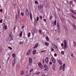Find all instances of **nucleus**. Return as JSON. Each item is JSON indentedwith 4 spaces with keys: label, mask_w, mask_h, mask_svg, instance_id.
I'll list each match as a JSON object with an SVG mask.
<instances>
[{
    "label": "nucleus",
    "mask_w": 76,
    "mask_h": 76,
    "mask_svg": "<svg viewBox=\"0 0 76 76\" xmlns=\"http://www.w3.org/2000/svg\"><path fill=\"white\" fill-rule=\"evenodd\" d=\"M12 56L13 57H15V56H16V55L14 53L12 54Z\"/></svg>",
    "instance_id": "34"
},
{
    "label": "nucleus",
    "mask_w": 76,
    "mask_h": 76,
    "mask_svg": "<svg viewBox=\"0 0 76 76\" xmlns=\"http://www.w3.org/2000/svg\"><path fill=\"white\" fill-rule=\"evenodd\" d=\"M38 65L39 67H42V64L40 63H38Z\"/></svg>",
    "instance_id": "17"
},
{
    "label": "nucleus",
    "mask_w": 76,
    "mask_h": 76,
    "mask_svg": "<svg viewBox=\"0 0 76 76\" xmlns=\"http://www.w3.org/2000/svg\"><path fill=\"white\" fill-rule=\"evenodd\" d=\"M7 26H6V25L5 26H4V29H7Z\"/></svg>",
    "instance_id": "31"
},
{
    "label": "nucleus",
    "mask_w": 76,
    "mask_h": 76,
    "mask_svg": "<svg viewBox=\"0 0 76 76\" xmlns=\"http://www.w3.org/2000/svg\"><path fill=\"white\" fill-rule=\"evenodd\" d=\"M53 69H55V68H56V65H55V64H54L53 65Z\"/></svg>",
    "instance_id": "28"
},
{
    "label": "nucleus",
    "mask_w": 76,
    "mask_h": 76,
    "mask_svg": "<svg viewBox=\"0 0 76 76\" xmlns=\"http://www.w3.org/2000/svg\"><path fill=\"white\" fill-rule=\"evenodd\" d=\"M72 25L73 26V28H75V29H76V26H75V25L73 24H72Z\"/></svg>",
    "instance_id": "22"
},
{
    "label": "nucleus",
    "mask_w": 76,
    "mask_h": 76,
    "mask_svg": "<svg viewBox=\"0 0 76 76\" xmlns=\"http://www.w3.org/2000/svg\"><path fill=\"white\" fill-rule=\"evenodd\" d=\"M15 59H14L12 61V64L13 67L14 66V64H15Z\"/></svg>",
    "instance_id": "13"
},
{
    "label": "nucleus",
    "mask_w": 76,
    "mask_h": 76,
    "mask_svg": "<svg viewBox=\"0 0 76 76\" xmlns=\"http://www.w3.org/2000/svg\"><path fill=\"white\" fill-rule=\"evenodd\" d=\"M51 51H54V49L53 48H51Z\"/></svg>",
    "instance_id": "53"
},
{
    "label": "nucleus",
    "mask_w": 76,
    "mask_h": 76,
    "mask_svg": "<svg viewBox=\"0 0 76 76\" xmlns=\"http://www.w3.org/2000/svg\"><path fill=\"white\" fill-rule=\"evenodd\" d=\"M0 11L1 12H3V10H2V9L0 10Z\"/></svg>",
    "instance_id": "52"
},
{
    "label": "nucleus",
    "mask_w": 76,
    "mask_h": 76,
    "mask_svg": "<svg viewBox=\"0 0 76 76\" xmlns=\"http://www.w3.org/2000/svg\"><path fill=\"white\" fill-rule=\"evenodd\" d=\"M56 20H55L54 22V24L55 25H56Z\"/></svg>",
    "instance_id": "36"
},
{
    "label": "nucleus",
    "mask_w": 76,
    "mask_h": 76,
    "mask_svg": "<svg viewBox=\"0 0 76 76\" xmlns=\"http://www.w3.org/2000/svg\"><path fill=\"white\" fill-rule=\"evenodd\" d=\"M21 15L22 16H23L24 15V13L23 12H21Z\"/></svg>",
    "instance_id": "30"
},
{
    "label": "nucleus",
    "mask_w": 76,
    "mask_h": 76,
    "mask_svg": "<svg viewBox=\"0 0 76 76\" xmlns=\"http://www.w3.org/2000/svg\"><path fill=\"white\" fill-rule=\"evenodd\" d=\"M20 34H22V31H20Z\"/></svg>",
    "instance_id": "64"
},
{
    "label": "nucleus",
    "mask_w": 76,
    "mask_h": 76,
    "mask_svg": "<svg viewBox=\"0 0 76 76\" xmlns=\"http://www.w3.org/2000/svg\"><path fill=\"white\" fill-rule=\"evenodd\" d=\"M65 66L66 64H64L63 65V66L61 65L60 67V70H61L63 68V71H64V68H65Z\"/></svg>",
    "instance_id": "3"
},
{
    "label": "nucleus",
    "mask_w": 76,
    "mask_h": 76,
    "mask_svg": "<svg viewBox=\"0 0 76 76\" xmlns=\"http://www.w3.org/2000/svg\"><path fill=\"white\" fill-rule=\"evenodd\" d=\"M30 16L31 18V20H32V13H30Z\"/></svg>",
    "instance_id": "18"
},
{
    "label": "nucleus",
    "mask_w": 76,
    "mask_h": 76,
    "mask_svg": "<svg viewBox=\"0 0 76 76\" xmlns=\"http://www.w3.org/2000/svg\"><path fill=\"white\" fill-rule=\"evenodd\" d=\"M61 54H64V51H61Z\"/></svg>",
    "instance_id": "35"
},
{
    "label": "nucleus",
    "mask_w": 76,
    "mask_h": 76,
    "mask_svg": "<svg viewBox=\"0 0 76 76\" xmlns=\"http://www.w3.org/2000/svg\"><path fill=\"white\" fill-rule=\"evenodd\" d=\"M3 22V20L1 19V20H0V23H2Z\"/></svg>",
    "instance_id": "45"
},
{
    "label": "nucleus",
    "mask_w": 76,
    "mask_h": 76,
    "mask_svg": "<svg viewBox=\"0 0 76 76\" xmlns=\"http://www.w3.org/2000/svg\"><path fill=\"white\" fill-rule=\"evenodd\" d=\"M16 16L15 17V19H16V20H17L18 19V14H16Z\"/></svg>",
    "instance_id": "27"
},
{
    "label": "nucleus",
    "mask_w": 76,
    "mask_h": 76,
    "mask_svg": "<svg viewBox=\"0 0 76 76\" xmlns=\"http://www.w3.org/2000/svg\"><path fill=\"white\" fill-rule=\"evenodd\" d=\"M39 73H40V72H36V74L37 75H39Z\"/></svg>",
    "instance_id": "48"
},
{
    "label": "nucleus",
    "mask_w": 76,
    "mask_h": 76,
    "mask_svg": "<svg viewBox=\"0 0 76 76\" xmlns=\"http://www.w3.org/2000/svg\"><path fill=\"white\" fill-rule=\"evenodd\" d=\"M33 35H37V31L36 28H34L33 30L31 31Z\"/></svg>",
    "instance_id": "1"
},
{
    "label": "nucleus",
    "mask_w": 76,
    "mask_h": 76,
    "mask_svg": "<svg viewBox=\"0 0 76 76\" xmlns=\"http://www.w3.org/2000/svg\"><path fill=\"white\" fill-rule=\"evenodd\" d=\"M12 37H11V40H13V38H12Z\"/></svg>",
    "instance_id": "58"
},
{
    "label": "nucleus",
    "mask_w": 76,
    "mask_h": 76,
    "mask_svg": "<svg viewBox=\"0 0 76 76\" xmlns=\"http://www.w3.org/2000/svg\"><path fill=\"white\" fill-rule=\"evenodd\" d=\"M37 21H38V20H39V17H37Z\"/></svg>",
    "instance_id": "37"
},
{
    "label": "nucleus",
    "mask_w": 76,
    "mask_h": 76,
    "mask_svg": "<svg viewBox=\"0 0 76 76\" xmlns=\"http://www.w3.org/2000/svg\"><path fill=\"white\" fill-rule=\"evenodd\" d=\"M46 40H47L48 41H49V38H48V37H46Z\"/></svg>",
    "instance_id": "26"
},
{
    "label": "nucleus",
    "mask_w": 76,
    "mask_h": 76,
    "mask_svg": "<svg viewBox=\"0 0 76 76\" xmlns=\"http://www.w3.org/2000/svg\"><path fill=\"white\" fill-rule=\"evenodd\" d=\"M33 70H34V69H32L30 71V72H32L33 71Z\"/></svg>",
    "instance_id": "33"
},
{
    "label": "nucleus",
    "mask_w": 76,
    "mask_h": 76,
    "mask_svg": "<svg viewBox=\"0 0 76 76\" xmlns=\"http://www.w3.org/2000/svg\"><path fill=\"white\" fill-rule=\"evenodd\" d=\"M24 71L23 70H22L20 72V75H24Z\"/></svg>",
    "instance_id": "12"
},
{
    "label": "nucleus",
    "mask_w": 76,
    "mask_h": 76,
    "mask_svg": "<svg viewBox=\"0 0 76 76\" xmlns=\"http://www.w3.org/2000/svg\"><path fill=\"white\" fill-rule=\"evenodd\" d=\"M30 35H31V33H28V37H30Z\"/></svg>",
    "instance_id": "39"
},
{
    "label": "nucleus",
    "mask_w": 76,
    "mask_h": 76,
    "mask_svg": "<svg viewBox=\"0 0 76 76\" xmlns=\"http://www.w3.org/2000/svg\"><path fill=\"white\" fill-rule=\"evenodd\" d=\"M70 10L71 12H72V13H74V14H75V15H76V13H75V12H74V11H73V10H72V9H70Z\"/></svg>",
    "instance_id": "16"
},
{
    "label": "nucleus",
    "mask_w": 76,
    "mask_h": 76,
    "mask_svg": "<svg viewBox=\"0 0 76 76\" xmlns=\"http://www.w3.org/2000/svg\"><path fill=\"white\" fill-rule=\"evenodd\" d=\"M54 56H55V57H56V56H57V54H56V53H55Z\"/></svg>",
    "instance_id": "54"
},
{
    "label": "nucleus",
    "mask_w": 76,
    "mask_h": 76,
    "mask_svg": "<svg viewBox=\"0 0 76 76\" xmlns=\"http://www.w3.org/2000/svg\"><path fill=\"white\" fill-rule=\"evenodd\" d=\"M45 44L46 46H48V45H49V44L47 42H45Z\"/></svg>",
    "instance_id": "24"
},
{
    "label": "nucleus",
    "mask_w": 76,
    "mask_h": 76,
    "mask_svg": "<svg viewBox=\"0 0 76 76\" xmlns=\"http://www.w3.org/2000/svg\"><path fill=\"white\" fill-rule=\"evenodd\" d=\"M58 62L60 65H61V64H62V62H61V60H58Z\"/></svg>",
    "instance_id": "11"
},
{
    "label": "nucleus",
    "mask_w": 76,
    "mask_h": 76,
    "mask_svg": "<svg viewBox=\"0 0 76 76\" xmlns=\"http://www.w3.org/2000/svg\"><path fill=\"white\" fill-rule=\"evenodd\" d=\"M8 48H9L10 50H12V48H11L10 47H9Z\"/></svg>",
    "instance_id": "41"
},
{
    "label": "nucleus",
    "mask_w": 76,
    "mask_h": 76,
    "mask_svg": "<svg viewBox=\"0 0 76 76\" xmlns=\"http://www.w3.org/2000/svg\"><path fill=\"white\" fill-rule=\"evenodd\" d=\"M43 20L44 21V22H46V23H47V21H46V19H45V18L44 19H43Z\"/></svg>",
    "instance_id": "38"
},
{
    "label": "nucleus",
    "mask_w": 76,
    "mask_h": 76,
    "mask_svg": "<svg viewBox=\"0 0 76 76\" xmlns=\"http://www.w3.org/2000/svg\"><path fill=\"white\" fill-rule=\"evenodd\" d=\"M36 53V50H34L33 51V54L35 55Z\"/></svg>",
    "instance_id": "20"
},
{
    "label": "nucleus",
    "mask_w": 76,
    "mask_h": 76,
    "mask_svg": "<svg viewBox=\"0 0 76 76\" xmlns=\"http://www.w3.org/2000/svg\"><path fill=\"white\" fill-rule=\"evenodd\" d=\"M39 33H40V34H41V33H42V32H41V30H39Z\"/></svg>",
    "instance_id": "46"
},
{
    "label": "nucleus",
    "mask_w": 76,
    "mask_h": 76,
    "mask_svg": "<svg viewBox=\"0 0 76 76\" xmlns=\"http://www.w3.org/2000/svg\"><path fill=\"white\" fill-rule=\"evenodd\" d=\"M55 45H52V46H53V47H54V46H55Z\"/></svg>",
    "instance_id": "63"
},
{
    "label": "nucleus",
    "mask_w": 76,
    "mask_h": 76,
    "mask_svg": "<svg viewBox=\"0 0 76 76\" xmlns=\"http://www.w3.org/2000/svg\"><path fill=\"white\" fill-rule=\"evenodd\" d=\"M42 76H46L45 75H44V74H43V75H42Z\"/></svg>",
    "instance_id": "62"
},
{
    "label": "nucleus",
    "mask_w": 76,
    "mask_h": 76,
    "mask_svg": "<svg viewBox=\"0 0 76 76\" xmlns=\"http://www.w3.org/2000/svg\"><path fill=\"white\" fill-rule=\"evenodd\" d=\"M18 14H19L20 13V10L19 9H18Z\"/></svg>",
    "instance_id": "40"
},
{
    "label": "nucleus",
    "mask_w": 76,
    "mask_h": 76,
    "mask_svg": "<svg viewBox=\"0 0 76 76\" xmlns=\"http://www.w3.org/2000/svg\"><path fill=\"white\" fill-rule=\"evenodd\" d=\"M41 53H44V50H42L41 51Z\"/></svg>",
    "instance_id": "60"
},
{
    "label": "nucleus",
    "mask_w": 76,
    "mask_h": 76,
    "mask_svg": "<svg viewBox=\"0 0 76 76\" xmlns=\"http://www.w3.org/2000/svg\"><path fill=\"white\" fill-rule=\"evenodd\" d=\"M23 41H21L20 42H19V44H20V45H22V44H23Z\"/></svg>",
    "instance_id": "21"
},
{
    "label": "nucleus",
    "mask_w": 76,
    "mask_h": 76,
    "mask_svg": "<svg viewBox=\"0 0 76 76\" xmlns=\"http://www.w3.org/2000/svg\"><path fill=\"white\" fill-rule=\"evenodd\" d=\"M26 14L28 15H29V12L28 11V9H26Z\"/></svg>",
    "instance_id": "8"
},
{
    "label": "nucleus",
    "mask_w": 76,
    "mask_h": 76,
    "mask_svg": "<svg viewBox=\"0 0 76 76\" xmlns=\"http://www.w3.org/2000/svg\"><path fill=\"white\" fill-rule=\"evenodd\" d=\"M19 68H20V65L18 64L17 65L16 69L18 70V69H19Z\"/></svg>",
    "instance_id": "14"
},
{
    "label": "nucleus",
    "mask_w": 76,
    "mask_h": 76,
    "mask_svg": "<svg viewBox=\"0 0 76 76\" xmlns=\"http://www.w3.org/2000/svg\"><path fill=\"white\" fill-rule=\"evenodd\" d=\"M38 44L37 43L35 44V45L34 47V48H37V47H38Z\"/></svg>",
    "instance_id": "15"
},
{
    "label": "nucleus",
    "mask_w": 76,
    "mask_h": 76,
    "mask_svg": "<svg viewBox=\"0 0 76 76\" xmlns=\"http://www.w3.org/2000/svg\"><path fill=\"white\" fill-rule=\"evenodd\" d=\"M70 4H72L73 3V1H71L70 2Z\"/></svg>",
    "instance_id": "50"
},
{
    "label": "nucleus",
    "mask_w": 76,
    "mask_h": 76,
    "mask_svg": "<svg viewBox=\"0 0 76 76\" xmlns=\"http://www.w3.org/2000/svg\"><path fill=\"white\" fill-rule=\"evenodd\" d=\"M35 4H38V2L37 1H35Z\"/></svg>",
    "instance_id": "43"
},
{
    "label": "nucleus",
    "mask_w": 76,
    "mask_h": 76,
    "mask_svg": "<svg viewBox=\"0 0 76 76\" xmlns=\"http://www.w3.org/2000/svg\"><path fill=\"white\" fill-rule=\"evenodd\" d=\"M71 56L72 57H73V54H71Z\"/></svg>",
    "instance_id": "61"
},
{
    "label": "nucleus",
    "mask_w": 76,
    "mask_h": 76,
    "mask_svg": "<svg viewBox=\"0 0 76 76\" xmlns=\"http://www.w3.org/2000/svg\"><path fill=\"white\" fill-rule=\"evenodd\" d=\"M44 67L45 69H46V68H48V66H45V65H44Z\"/></svg>",
    "instance_id": "42"
},
{
    "label": "nucleus",
    "mask_w": 76,
    "mask_h": 76,
    "mask_svg": "<svg viewBox=\"0 0 76 76\" xmlns=\"http://www.w3.org/2000/svg\"><path fill=\"white\" fill-rule=\"evenodd\" d=\"M43 7V6L42 5H38V7L39 9H42Z\"/></svg>",
    "instance_id": "9"
},
{
    "label": "nucleus",
    "mask_w": 76,
    "mask_h": 76,
    "mask_svg": "<svg viewBox=\"0 0 76 76\" xmlns=\"http://www.w3.org/2000/svg\"><path fill=\"white\" fill-rule=\"evenodd\" d=\"M13 36V35H12V32H11L10 34L9 37H12Z\"/></svg>",
    "instance_id": "19"
},
{
    "label": "nucleus",
    "mask_w": 76,
    "mask_h": 76,
    "mask_svg": "<svg viewBox=\"0 0 76 76\" xmlns=\"http://www.w3.org/2000/svg\"><path fill=\"white\" fill-rule=\"evenodd\" d=\"M45 60H44V59H43L42 60V62L43 63H45Z\"/></svg>",
    "instance_id": "44"
},
{
    "label": "nucleus",
    "mask_w": 76,
    "mask_h": 76,
    "mask_svg": "<svg viewBox=\"0 0 76 76\" xmlns=\"http://www.w3.org/2000/svg\"><path fill=\"white\" fill-rule=\"evenodd\" d=\"M31 50L30 49L29 50H28L26 53V55L27 56H29L30 54H31Z\"/></svg>",
    "instance_id": "6"
},
{
    "label": "nucleus",
    "mask_w": 76,
    "mask_h": 76,
    "mask_svg": "<svg viewBox=\"0 0 76 76\" xmlns=\"http://www.w3.org/2000/svg\"><path fill=\"white\" fill-rule=\"evenodd\" d=\"M70 16H71L72 17V16H73V14H70Z\"/></svg>",
    "instance_id": "49"
},
{
    "label": "nucleus",
    "mask_w": 76,
    "mask_h": 76,
    "mask_svg": "<svg viewBox=\"0 0 76 76\" xmlns=\"http://www.w3.org/2000/svg\"><path fill=\"white\" fill-rule=\"evenodd\" d=\"M73 43H74V47H76V43L75 41H73Z\"/></svg>",
    "instance_id": "23"
},
{
    "label": "nucleus",
    "mask_w": 76,
    "mask_h": 76,
    "mask_svg": "<svg viewBox=\"0 0 76 76\" xmlns=\"http://www.w3.org/2000/svg\"><path fill=\"white\" fill-rule=\"evenodd\" d=\"M51 60L52 62H53V63H54V64H55L56 63V60H55V59H54V57H52Z\"/></svg>",
    "instance_id": "5"
},
{
    "label": "nucleus",
    "mask_w": 76,
    "mask_h": 76,
    "mask_svg": "<svg viewBox=\"0 0 76 76\" xmlns=\"http://www.w3.org/2000/svg\"><path fill=\"white\" fill-rule=\"evenodd\" d=\"M29 63H32V59L31 58H29Z\"/></svg>",
    "instance_id": "7"
},
{
    "label": "nucleus",
    "mask_w": 76,
    "mask_h": 76,
    "mask_svg": "<svg viewBox=\"0 0 76 76\" xmlns=\"http://www.w3.org/2000/svg\"><path fill=\"white\" fill-rule=\"evenodd\" d=\"M25 26H22V29H23V28H24V27Z\"/></svg>",
    "instance_id": "57"
},
{
    "label": "nucleus",
    "mask_w": 76,
    "mask_h": 76,
    "mask_svg": "<svg viewBox=\"0 0 76 76\" xmlns=\"http://www.w3.org/2000/svg\"><path fill=\"white\" fill-rule=\"evenodd\" d=\"M15 29H16V26H14V30H15Z\"/></svg>",
    "instance_id": "51"
},
{
    "label": "nucleus",
    "mask_w": 76,
    "mask_h": 76,
    "mask_svg": "<svg viewBox=\"0 0 76 76\" xmlns=\"http://www.w3.org/2000/svg\"><path fill=\"white\" fill-rule=\"evenodd\" d=\"M22 34L20 33V37H22Z\"/></svg>",
    "instance_id": "47"
},
{
    "label": "nucleus",
    "mask_w": 76,
    "mask_h": 76,
    "mask_svg": "<svg viewBox=\"0 0 76 76\" xmlns=\"http://www.w3.org/2000/svg\"><path fill=\"white\" fill-rule=\"evenodd\" d=\"M52 62H50V64H52Z\"/></svg>",
    "instance_id": "59"
},
{
    "label": "nucleus",
    "mask_w": 76,
    "mask_h": 76,
    "mask_svg": "<svg viewBox=\"0 0 76 76\" xmlns=\"http://www.w3.org/2000/svg\"><path fill=\"white\" fill-rule=\"evenodd\" d=\"M40 18L41 19H42V16H40Z\"/></svg>",
    "instance_id": "56"
},
{
    "label": "nucleus",
    "mask_w": 76,
    "mask_h": 76,
    "mask_svg": "<svg viewBox=\"0 0 76 76\" xmlns=\"http://www.w3.org/2000/svg\"><path fill=\"white\" fill-rule=\"evenodd\" d=\"M57 26L58 27V28H60V25L58 24V23H57Z\"/></svg>",
    "instance_id": "25"
},
{
    "label": "nucleus",
    "mask_w": 76,
    "mask_h": 76,
    "mask_svg": "<svg viewBox=\"0 0 76 76\" xmlns=\"http://www.w3.org/2000/svg\"><path fill=\"white\" fill-rule=\"evenodd\" d=\"M44 4L46 7H47V6H48V2H47V1H44Z\"/></svg>",
    "instance_id": "4"
},
{
    "label": "nucleus",
    "mask_w": 76,
    "mask_h": 76,
    "mask_svg": "<svg viewBox=\"0 0 76 76\" xmlns=\"http://www.w3.org/2000/svg\"><path fill=\"white\" fill-rule=\"evenodd\" d=\"M64 50H65L67 49V41L66 40H64Z\"/></svg>",
    "instance_id": "2"
},
{
    "label": "nucleus",
    "mask_w": 76,
    "mask_h": 76,
    "mask_svg": "<svg viewBox=\"0 0 76 76\" xmlns=\"http://www.w3.org/2000/svg\"><path fill=\"white\" fill-rule=\"evenodd\" d=\"M58 32H60V28H58Z\"/></svg>",
    "instance_id": "32"
},
{
    "label": "nucleus",
    "mask_w": 76,
    "mask_h": 76,
    "mask_svg": "<svg viewBox=\"0 0 76 76\" xmlns=\"http://www.w3.org/2000/svg\"><path fill=\"white\" fill-rule=\"evenodd\" d=\"M64 45V44H63V43H61V46H63Z\"/></svg>",
    "instance_id": "55"
},
{
    "label": "nucleus",
    "mask_w": 76,
    "mask_h": 76,
    "mask_svg": "<svg viewBox=\"0 0 76 76\" xmlns=\"http://www.w3.org/2000/svg\"><path fill=\"white\" fill-rule=\"evenodd\" d=\"M45 62L46 63H48V58L47 57L45 60Z\"/></svg>",
    "instance_id": "10"
},
{
    "label": "nucleus",
    "mask_w": 76,
    "mask_h": 76,
    "mask_svg": "<svg viewBox=\"0 0 76 76\" xmlns=\"http://www.w3.org/2000/svg\"><path fill=\"white\" fill-rule=\"evenodd\" d=\"M72 18H73L74 19H75V18H76V17H75V16L73 15V16H72Z\"/></svg>",
    "instance_id": "29"
}]
</instances>
